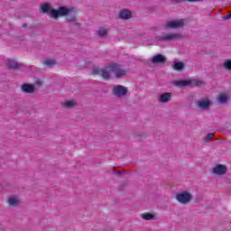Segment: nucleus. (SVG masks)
Here are the masks:
<instances>
[{"instance_id":"f257e3e1","label":"nucleus","mask_w":231,"mask_h":231,"mask_svg":"<svg viewBox=\"0 0 231 231\" xmlns=\"http://www.w3.org/2000/svg\"><path fill=\"white\" fill-rule=\"evenodd\" d=\"M43 14H48L52 19H59V17H66L67 23H75L77 16L75 15V8H68L66 6H60L59 9H53L50 4H44L41 6Z\"/></svg>"},{"instance_id":"f03ea898","label":"nucleus","mask_w":231,"mask_h":231,"mask_svg":"<svg viewBox=\"0 0 231 231\" xmlns=\"http://www.w3.org/2000/svg\"><path fill=\"white\" fill-rule=\"evenodd\" d=\"M127 73V70L121 69L116 63H112L107 67H97L92 70V75H99L105 80L111 79V75L115 74L116 79H121Z\"/></svg>"},{"instance_id":"7ed1b4c3","label":"nucleus","mask_w":231,"mask_h":231,"mask_svg":"<svg viewBox=\"0 0 231 231\" xmlns=\"http://www.w3.org/2000/svg\"><path fill=\"white\" fill-rule=\"evenodd\" d=\"M174 85L180 87H185V86H196L197 88H201V86H205V82L201 81V80H196V79H192V80H187V79H181V80H177L174 81Z\"/></svg>"},{"instance_id":"20e7f679","label":"nucleus","mask_w":231,"mask_h":231,"mask_svg":"<svg viewBox=\"0 0 231 231\" xmlns=\"http://www.w3.org/2000/svg\"><path fill=\"white\" fill-rule=\"evenodd\" d=\"M176 199L180 205H187L192 201V195L188 191L176 194Z\"/></svg>"},{"instance_id":"39448f33","label":"nucleus","mask_w":231,"mask_h":231,"mask_svg":"<svg viewBox=\"0 0 231 231\" xmlns=\"http://www.w3.org/2000/svg\"><path fill=\"white\" fill-rule=\"evenodd\" d=\"M127 88L121 85H117L113 88L114 95L118 97H125V95H127Z\"/></svg>"},{"instance_id":"423d86ee","label":"nucleus","mask_w":231,"mask_h":231,"mask_svg":"<svg viewBox=\"0 0 231 231\" xmlns=\"http://www.w3.org/2000/svg\"><path fill=\"white\" fill-rule=\"evenodd\" d=\"M185 24V21L177 20V21H169L165 23V28H171L172 30L176 28H181Z\"/></svg>"},{"instance_id":"0eeeda50","label":"nucleus","mask_w":231,"mask_h":231,"mask_svg":"<svg viewBox=\"0 0 231 231\" xmlns=\"http://www.w3.org/2000/svg\"><path fill=\"white\" fill-rule=\"evenodd\" d=\"M197 107L201 109L202 111H207V109L210 108V99H200L197 101Z\"/></svg>"},{"instance_id":"6e6552de","label":"nucleus","mask_w":231,"mask_h":231,"mask_svg":"<svg viewBox=\"0 0 231 231\" xmlns=\"http://www.w3.org/2000/svg\"><path fill=\"white\" fill-rule=\"evenodd\" d=\"M181 33H166L161 36L162 41H176V39H181Z\"/></svg>"},{"instance_id":"1a4fd4ad","label":"nucleus","mask_w":231,"mask_h":231,"mask_svg":"<svg viewBox=\"0 0 231 231\" xmlns=\"http://www.w3.org/2000/svg\"><path fill=\"white\" fill-rule=\"evenodd\" d=\"M226 166L223 164H218L213 169L214 174H217L218 176H223L224 174H226Z\"/></svg>"},{"instance_id":"9d476101","label":"nucleus","mask_w":231,"mask_h":231,"mask_svg":"<svg viewBox=\"0 0 231 231\" xmlns=\"http://www.w3.org/2000/svg\"><path fill=\"white\" fill-rule=\"evenodd\" d=\"M165 60H166L165 56H163L162 54H157V55L153 56L152 59V64H163V62H165Z\"/></svg>"},{"instance_id":"9b49d317","label":"nucleus","mask_w":231,"mask_h":231,"mask_svg":"<svg viewBox=\"0 0 231 231\" xmlns=\"http://www.w3.org/2000/svg\"><path fill=\"white\" fill-rule=\"evenodd\" d=\"M22 91L24 93H33L35 91V85L25 83L22 86Z\"/></svg>"},{"instance_id":"f8f14e48","label":"nucleus","mask_w":231,"mask_h":231,"mask_svg":"<svg viewBox=\"0 0 231 231\" xmlns=\"http://www.w3.org/2000/svg\"><path fill=\"white\" fill-rule=\"evenodd\" d=\"M172 95L169 92H166L162 95L160 96L159 100L160 102H162V104H167V102H169V100H171Z\"/></svg>"},{"instance_id":"ddd939ff","label":"nucleus","mask_w":231,"mask_h":231,"mask_svg":"<svg viewBox=\"0 0 231 231\" xmlns=\"http://www.w3.org/2000/svg\"><path fill=\"white\" fill-rule=\"evenodd\" d=\"M217 101L218 104H226L228 102V96L226 93H221L218 95Z\"/></svg>"},{"instance_id":"4468645a","label":"nucleus","mask_w":231,"mask_h":231,"mask_svg":"<svg viewBox=\"0 0 231 231\" xmlns=\"http://www.w3.org/2000/svg\"><path fill=\"white\" fill-rule=\"evenodd\" d=\"M132 15V13L131 11L129 10H122L120 13H119V18L120 19H124V20H126V19H130Z\"/></svg>"},{"instance_id":"2eb2a0df","label":"nucleus","mask_w":231,"mask_h":231,"mask_svg":"<svg viewBox=\"0 0 231 231\" xmlns=\"http://www.w3.org/2000/svg\"><path fill=\"white\" fill-rule=\"evenodd\" d=\"M42 64L44 66H46L47 68H53V66H55V64H57V60H55L53 59H48V60H44L42 61Z\"/></svg>"},{"instance_id":"dca6fc26","label":"nucleus","mask_w":231,"mask_h":231,"mask_svg":"<svg viewBox=\"0 0 231 231\" xmlns=\"http://www.w3.org/2000/svg\"><path fill=\"white\" fill-rule=\"evenodd\" d=\"M141 217H143L145 221H151L152 219H156V217H154V215L146 212L141 215Z\"/></svg>"},{"instance_id":"f3484780","label":"nucleus","mask_w":231,"mask_h":231,"mask_svg":"<svg viewBox=\"0 0 231 231\" xmlns=\"http://www.w3.org/2000/svg\"><path fill=\"white\" fill-rule=\"evenodd\" d=\"M8 203L10 207H17V205L19 204V200L16 197H11L8 199Z\"/></svg>"},{"instance_id":"a211bd4d","label":"nucleus","mask_w":231,"mask_h":231,"mask_svg":"<svg viewBox=\"0 0 231 231\" xmlns=\"http://www.w3.org/2000/svg\"><path fill=\"white\" fill-rule=\"evenodd\" d=\"M8 66H9V68H12V69H17V68H19V66H21V64H19L17 61L14 60H9Z\"/></svg>"},{"instance_id":"6ab92c4d","label":"nucleus","mask_w":231,"mask_h":231,"mask_svg":"<svg viewBox=\"0 0 231 231\" xmlns=\"http://www.w3.org/2000/svg\"><path fill=\"white\" fill-rule=\"evenodd\" d=\"M183 68H185V65L183 64V62H175L173 64V69H175L176 71H181Z\"/></svg>"},{"instance_id":"aec40b11","label":"nucleus","mask_w":231,"mask_h":231,"mask_svg":"<svg viewBox=\"0 0 231 231\" xmlns=\"http://www.w3.org/2000/svg\"><path fill=\"white\" fill-rule=\"evenodd\" d=\"M107 29L100 27L97 31V35H99V37H106V35H107Z\"/></svg>"},{"instance_id":"412c9836","label":"nucleus","mask_w":231,"mask_h":231,"mask_svg":"<svg viewBox=\"0 0 231 231\" xmlns=\"http://www.w3.org/2000/svg\"><path fill=\"white\" fill-rule=\"evenodd\" d=\"M63 107H75V102L74 101H66L62 104Z\"/></svg>"},{"instance_id":"4be33fe9","label":"nucleus","mask_w":231,"mask_h":231,"mask_svg":"<svg viewBox=\"0 0 231 231\" xmlns=\"http://www.w3.org/2000/svg\"><path fill=\"white\" fill-rule=\"evenodd\" d=\"M224 68H226V69H231V60H226L224 63Z\"/></svg>"},{"instance_id":"5701e85b","label":"nucleus","mask_w":231,"mask_h":231,"mask_svg":"<svg viewBox=\"0 0 231 231\" xmlns=\"http://www.w3.org/2000/svg\"><path fill=\"white\" fill-rule=\"evenodd\" d=\"M214 133H210L206 136V142H210L214 138Z\"/></svg>"},{"instance_id":"b1692460","label":"nucleus","mask_w":231,"mask_h":231,"mask_svg":"<svg viewBox=\"0 0 231 231\" xmlns=\"http://www.w3.org/2000/svg\"><path fill=\"white\" fill-rule=\"evenodd\" d=\"M230 17H231V14H229L224 16L223 19H224L225 21H228V19H230Z\"/></svg>"},{"instance_id":"393cba45","label":"nucleus","mask_w":231,"mask_h":231,"mask_svg":"<svg viewBox=\"0 0 231 231\" xmlns=\"http://www.w3.org/2000/svg\"><path fill=\"white\" fill-rule=\"evenodd\" d=\"M26 26H28V24H26V23H23V28H26Z\"/></svg>"},{"instance_id":"a878e982","label":"nucleus","mask_w":231,"mask_h":231,"mask_svg":"<svg viewBox=\"0 0 231 231\" xmlns=\"http://www.w3.org/2000/svg\"><path fill=\"white\" fill-rule=\"evenodd\" d=\"M79 24H80L79 23H77L76 25L79 26Z\"/></svg>"}]
</instances>
